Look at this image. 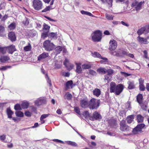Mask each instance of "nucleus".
I'll return each mask as SVG.
<instances>
[{
    "instance_id": "473e14b6",
    "label": "nucleus",
    "mask_w": 149,
    "mask_h": 149,
    "mask_svg": "<svg viewBox=\"0 0 149 149\" xmlns=\"http://www.w3.org/2000/svg\"><path fill=\"white\" fill-rule=\"evenodd\" d=\"M43 29L46 31V32H48L50 26H49L45 23H44L43 25Z\"/></svg>"
},
{
    "instance_id": "0e129e2a",
    "label": "nucleus",
    "mask_w": 149,
    "mask_h": 149,
    "mask_svg": "<svg viewBox=\"0 0 149 149\" xmlns=\"http://www.w3.org/2000/svg\"><path fill=\"white\" fill-rule=\"evenodd\" d=\"M30 108L31 110H32V111L35 112L36 113L37 111V109L36 107H34L33 106H32L30 107Z\"/></svg>"
},
{
    "instance_id": "b1692460",
    "label": "nucleus",
    "mask_w": 149,
    "mask_h": 149,
    "mask_svg": "<svg viewBox=\"0 0 149 149\" xmlns=\"http://www.w3.org/2000/svg\"><path fill=\"white\" fill-rule=\"evenodd\" d=\"M93 94L97 97H99L101 94V91L99 89L96 88L93 91Z\"/></svg>"
},
{
    "instance_id": "09e8293b",
    "label": "nucleus",
    "mask_w": 149,
    "mask_h": 149,
    "mask_svg": "<svg viewBox=\"0 0 149 149\" xmlns=\"http://www.w3.org/2000/svg\"><path fill=\"white\" fill-rule=\"evenodd\" d=\"M141 104V106L142 109L143 110H146L147 107L146 103H142Z\"/></svg>"
},
{
    "instance_id": "7c9ffc66",
    "label": "nucleus",
    "mask_w": 149,
    "mask_h": 149,
    "mask_svg": "<svg viewBox=\"0 0 149 149\" xmlns=\"http://www.w3.org/2000/svg\"><path fill=\"white\" fill-rule=\"evenodd\" d=\"M81 13L82 15H86L88 16L93 17L94 16L91 13L89 12L85 11L83 10H81Z\"/></svg>"
},
{
    "instance_id": "ddd939ff",
    "label": "nucleus",
    "mask_w": 149,
    "mask_h": 149,
    "mask_svg": "<svg viewBox=\"0 0 149 149\" xmlns=\"http://www.w3.org/2000/svg\"><path fill=\"white\" fill-rule=\"evenodd\" d=\"M137 40L141 44H147L149 42L147 40L146 38H144L140 36L137 37Z\"/></svg>"
},
{
    "instance_id": "c85d7f7f",
    "label": "nucleus",
    "mask_w": 149,
    "mask_h": 149,
    "mask_svg": "<svg viewBox=\"0 0 149 149\" xmlns=\"http://www.w3.org/2000/svg\"><path fill=\"white\" fill-rule=\"evenodd\" d=\"M49 115V114H44L41 115L40 118V120L41 121V124L45 123V121L43 120V119L47 117Z\"/></svg>"
},
{
    "instance_id": "4be33fe9",
    "label": "nucleus",
    "mask_w": 149,
    "mask_h": 149,
    "mask_svg": "<svg viewBox=\"0 0 149 149\" xmlns=\"http://www.w3.org/2000/svg\"><path fill=\"white\" fill-rule=\"evenodd\" d=\"M65 143L68 145L74 147H77L78 146L76 142L74 141H65Z\"/></svg>"
},
{
    "instance_id": "393cba45",
    "label": "nucleus",
    "mask_w": 149,
    "mask_h": 149,
    "mask_svg": "<svg viewBox=\"0 0 149 149\" xmlns=\"http://www.w3.org/2000/svg\"><path fill=\"white\" fill-rule=\"evenodd\" d=\"M10 59L9 57L7 56H3L1 57L0 58V62L4 63Z\"/></svg>"
},
{
    "instance_id": "37998d69",
    "label": "nucleus",
    "mask_w": 149,
    "mask_h": 149,
    "mask_svg": "<svg viewBox=\"0 0 149 149\" xmlns=\"http://www.w3.org/2000/svg\"><path fill=\"white\" fill-rule=\"evenodd\" d=\"M106 72L107 73V74L109 75H112L114 73L113 70L111 69H109L107 70H106Z\"/></svg>"
},
{
    "instance_id": "aec40b11",
    "label": "nucleus",
    "mask_w": 149,
    "mask_h": 149,
    "mask_svg": "<svg viewBox=\"0 0 149 149\" xmlns=\"http://www.w3.org/2000/svg\"><path fill=\"white\" fill-rule=\"evenodd\" d=\"M9 38L12 41L15 40L16 37L14 33L13 32H10L8 34Z\"/></svg>"
},
{
    "instance_id": "0eeeda50",
    "label": "nucleus",
    "mask_w": 149,
    "mask_h": 149,
    "mask_svg": "<svg viewBox=\"0 0 149 149\" xmlns=\"http://www.w3.org/2000/svg\"><path fill=\"white\" fill-rule=\"evenodd\" d=\"M63 63L64 65L69 70H70L72 69L74 67V65L71 63L70 62L69 60L67 58L65 59Z\"/></svg>"
},
{
    "instance_id": "a18cd8bd",
    "label": "nucleus",
    "mask_w": 149,
    "mask_h": 149,
    "mask_svg": "<svg viewBox=\"0 0 149 149\" xmlns=\"http://www.w3.org/2000/svg\"><path fill=\"white\" fill-rule=\"evenodd\" d=\"M65 98L68 100H70L72 97V95L69 93H67L65 95Z\"/></svg>"
},
{
    "instance_id": "3c124183",
    "label": "nucleus",
    "mask_w": 149,
    "mask_h": 149,
    "mask_svg": "<svg viewBox=\"0 0 149 149\" xmlns=\"http://www.w3.org/2000/svg\"><path fill=\"white\" fill-rule=\"evenodd\" d=\"M48 34V32H44L42 33L41 37L42 38H44L47 37V36Z\"/></svg>"
},
{
    "instance_id": "9b49d317",
    "label": "nucleus",
    "mask_w": 149,
    "mask_h": 149,
    "mask_svg": "<svg viewBox=\"0 0 149 149\" xmlns=\"http://www.w3.org/2000/svg\"><path fill=\"white\" fill-rule=\"evenodd\" d=\"M80 105L82 108H86L89 107V102L86 99L81 100L80 101Z\"/></svg>"
},
{
    "instance_id": "864d4df0",
    "label": "nucleus",
    "mask_w": 149,
    "mask_h": 149,
    "mask_svg": "<svg viewBox=\"0 0 149 149\" xmlns=\"http://www.w3.org/2000/svg\"><path fill=\"white\" fill-rule=\"evenodd\" d=\"M14 109L15 110H20L21 109L20 106L19 104H17L15 105Z\"/></svg>"
},
{
    "instance_id": "774afa93",
    "label": "nucleus",
    "mask_w": 149,
    "mask_h": 149,
    "mask_svg": "<svg viewBox=\"0 0 149 149\" xmlns=\"http://www.w3.org/2000/svg\"><path fill=\"white\" fill-rule=\"evenodd\" d=\"M7 68V67L6 66H2L1 67H0V70H5Z\"/></svg>"
},
{
    "instance_id": "49530a36",
    "label": "nucleus",
    "mask_w": 149,
    "mask_h": 149,
    "mask_svg": "<svg viewBox=\"0 0 149 149\" xmlns=\"http://www.w3.org/2000/svg\"><path fill=\"white\" fill-rule=\"evenodd\" d=\"M15 24L14 23H12L8 26V29L10 30H12L15 29Z\"/></svg>"
},
{
    "instance_id": "dca6fc26",
    "label": "nucleus",
    "mask_w": 149,
    "mask_h": 149,
    "mask_svg": "<svg viewBox=\"0 0 149 149\" xmlns=\"http://www.w3.org/2000/svg\"><path fill=\"white\" fill-rule=\"evenodd\" d=\"M116 84L113 82H111L110 85V93H115L116 86Z\"/></svg>"
},
{
    "instance_id": "c03bdc74",
    "label": "nucleus",
    "mask_w": 149,
    "mask_h": 149,
    "mask_svg": "<svg viewBox=\"0 0 149 149\" xmlns=\"http://www.w3.org/2000/svg\"><path fill=\"white\" fill-rule=\"evenodd\" d=\"M106 17L108 20H112L113 19V17L112 15H109L107 13L105 14Z\"/></svg>"
},
{
    "instance_id": "13d9d810",
    "label": "nucleus",
    "mask_w": 149,
    "mask_h": 149,
    "mask_svg": "<svg viewBox=\"0 0 149 149\" xmlns=\"http://www.w3.org/2000/svg\"><path fill=\"white\" fill-rule=\"evenodd\" d=\"M75 112L78 114L80 115V111L78 107H75L74 109Z\"/></svg>"
},
{
    "instance_id": "423d86ee",
    "label": "nucleus",
    "mask_w": 149,
    "mask_h": 149,
    "mask_svg": "<svg viewBox=\"0 0 149 149\" xmlns=\"http://www.w3.org/2000/svg\"><path fill=\"white\" fill-rule=\"evenodd\" d=\"M145 125L144 124H141L138 125L137 126L134 128L132 132L134 134H136L138 133L139 132H141V129L143 128Z\"/></svg>"
},
{
    "instance_id": "e433bc0d",
    "label": "nucleus",
    "mask_w": 149,
    "mask_h": 149,
    "mask_svg": "<svg viewBox=\"0 0 149 149\" xmlns=\"http://www.w3.org/2000/svg\"><path fill=\"white\" fill-rule=\"evenodd\" d=\"M7 51V48L6 47H0V53L2 54H5Z\"/></svg>"
},
{
    "instance_id": "603ef678",
    "label": "nucleus",
    "mask_w": 149,
    "mask_h": 149,
    "mask_svg": "<svg viewBox=\"0 0 149 149\" xmlns=\"http://www.w3.org/2000/svg\"><path fill=\"white\" fill-rule=\"evenodd\" d=\"M89 73L90 74L93 76L96 75V72L94 70H89Z\"/></svg>"
},
{
    "instance_id": "a211bd4d",
    "label": "nucleus",
    "mask_w": 149,
    "mask_h": 149,
    "mask_svg": "<svg viewBox=\"0 0 149 149\" xmlns=\"http://www.w3.org/2000/svg\"><path fill=\"white\" fill-rule=\"evenodd\" d=\"M147 29L148 32H149V26H146V27H143L139 29L137 32V33L139 35H140L142 34L143 32L146 30V29Z\"/></svg>"
},
{
    "instance_id": "39448f33",
    "label": "nucleus",
    "mask_w": 149,
    "mask_h": 149,
    "mask_svg": "<svg viewBox=\"0 0 149 149\" xmlns=\"http://www.w3.org/2000/svg\"><path fill=\"white\" fill-rule=\"evenodd\" d=\"M125 121L124 120H122L120 122V130L124 132L130 130L129 127L126 125Z\"/></svg>"
},
{
    "instance_id": "69168bd1",
    "label": "nucleus",
    "mask_w": 149,
    "mask_h": 149,
    "mask_svg": "<svg viewBox=\"0 0 149 149\" xmlns=\"http://www.w3.org/2000/svg\"><path fill=\"white\" fill-rule=\"evenodd\" d=\"M53 141L54 142H56L58 143H64V142L63 141L58 139H54Z\"/></svg>"
},
{
    "instance_id": "f704fd0d",
    "label": "nucleus",
    "mask_w": 149,
    "mask_h": 149,
    "mask_svg": "<svg viewBox=\"0 0 149 149\" xmlns=\"http://www.w3.org/2000/svg\"><path fill=\"white\" fill-rule=\"evenodd\" d=\"M62 49L63 48L62 47L60 46H58L55 48V51L57 54H59L62 51Z\"/></svg>"
},
{
    "instance_id": "1a4fd4ad",
    "label": "nucleus",
    "mask_w": 149,
    "mask_h": 149,
    "mask_svg": "<svg viewBox=\"0 0 149 149\" xmlns=\"http://www.w3.org/2000/svg\"><path fill=\"white\" fill-rule=\"evenodd\" d=\"M109 43V49L111 51L115 50L117 47V42L115 40H110Z\"/></svg>"
},
{
    "instance_id": "6e6552de",
    "label": "nucleus",
    "mask_w": 149,
    "mask_h": 149,
    "mask_svg": "<svg viewBox=\"0 0 149 149\" xmlns=\"http://www.w3.org/2000/svg\"><path fill=\"white\" fill-rule=\"evenodd\" d=\"M143 3L144 2L142 1L138 2L135 1L132 4V7H134L136 10L138 11L141 9L142 5Z\"/></svg>"
},
{
    "instance_id": "c756f323",
    "label": "nucleus",
    "mask_w": 149,
    "mask_h": 149,
    "mask_svg": "<svg viewBox=\"0 0 149 149\" xmlns=\"http://www.w3.org/2000/svg\"><path fill=\"white\" fill-rule=\"evenodd\" d=\"M134 116L133 115H131L127 116V122L128 123H131L133 120Z\"/></svg>"
},
{
    "instance_id": "052dcab7",
    "label": "nucleus",
    "mask_w": 149,
    "mask_h": 149,
    "mask_svg": "<svg viewBox=\"0 0 149 149\" xmlns=\"http://www.w3.org/2000/svg\"><path fill=\"white\" fill-rule=\"evenodd\" d=\"M62 75L65 77H69L70 76V73L69 72H63L62 73Z\"/></svg>"
},
{
    "instance_id": "5fc2aeb1",
    "label": "nucleus",
    "mask_w": 149,
    "mask_h": 149,
    "mask_svg": "<svg viewBox=\"0 0 149 149\" xmlns=\"http://www.w3.org/2000/svg\"><path fill=\"white\" fill-rule=\"evenodd\" d=\"M45 77L47 80V82L49 84V85L51 86V81L47 74H46Z\"/></svg>"
},
{
    "instance_id": "8fccbe9b",
    "label": "nucleus",
    "mask_w": 149,
    "mask_h": 149,
    "mask_svg": "<svg viewBox=\"0 0 149 149\" xmlns=\"http://www.w3.org/2000/svg\"><path fill=\"white\" fill-rule=\"evenodd\" d=\"M49 35L53 38H57V33L52 32L49 33Z\"/></svg>"
},
{
    "instance_id": "2eb2a0df",
    "label": "nucleus",
    "mask_w": 149,
    "mask_h": 149,
    "mask_svg": "<svg viewBox=\"0 0 149 149\" xmlns=\"http://www.w3.org/2000/svg\"><path fill=\"white\" fill-rule=\"evenodd\" d=\"M45 101V100L44 98H40L37 99L35 101V104L37 106H40L42 103H44Z\"/></svg>"
},
{
    "instance_id": "5701e85b",
    "label": "nucleus",
    "mask_w": 149,
    "mask_h": 149,
    "mask_svg": "<svg viewBox=\"0 0 149 149\" xmlns=\"http://www.w3.org/2000/svg\"><path fill=\"white\" fill-rule=\"evenodd\" d=\"M93 117L95 120H100L102 118L101 116L97 112H94L93 114Z\"/></svg>"
},
{
    "instance_id": "c9c22d12",
    "label": "nucleus",
    "mask_w": 149,
    "mask_h": 149,
    "mask_svg": "<svg viewBox=\"0 0 149 149\" xmlns=\"http://www.w3.org/2000/svg\"><path fill=\"white\" fill-rule=\"evenodd\" d=\"M7 112L8 117L9 118H12V115L13 114V112L10 109H7Z\"/></svg>"
},
{
    "instance_id": "72a5a7b5",
    "label": "nucleus",
    "mask_w": 149,
    "mask_h": 149,
    "mask_svg": "<svg viewBox=\"0 0 149 149\" xmlns=\"http://www.w3.org/2000/svg\"><path fill=\"white\" fill-rule=\"evenodd\" d=\"M5 31V28L4 27L1 25H0V36H3L5 35H3L2 34Z\"/></svg>"
},
{
    "instance_id": "a878e982",
    "label": "nucleus",
    "mask_w": 149,
    "mask_h": 149,
    "mask_svg": "<svg viewBox=\"0 0 149 149\" xmlns=\"http://www.w3.org/2000/svg\"><path fill=\"white\" fill-rule=\"evenodd\" d=\"M127 84H128V88L129 89H131L135 88V86L134 82L133 81H128L127 82Z\"/></svg>"
},
{
    "instance_id": "e2e57ef3",
    "label": "nucleus",
    "mask_w": 149,
    "mask_h": 149,
    "mask_svg": "<svg viewBox=\"0 0 149 149\" xmlns=\"http://www.w3.org/2000/svg\"><path fill=\"white\" fill-rule=\"evenodd\" d=\"M25 114L26 116L29 117L31 116V113L29 111H26L25 113Z\"/></svg>"
},
{
    "instance_id": "6ab92c4d",
    "label": "nucleus",
    "mask_w": 149,
    "mask_h": 149,
    "mask_svg": "<svg viewBox=\"0 0 149 149\" xmlns=\"http://www.w3.org/2000/svg\"><path fill=\"white\" fill-rule=\"evenodd\" d=\"M74 86L73 84L72 81H68L66 83L65 89L66 90H67L70 88H72Z\"/></svg>"
},
{
    "instance_id": "f03ea898",
    "label": "nucleus",
    "mask_w": 149,
    "mask_h": 149,
    "mask_svg": "<svg viewBox=\"0 0 149 149\" xmlns=\"http://www.w3.org/2000/svg\"><path fill=\"white\" fill-rule=\"evenodd\" d=\"M99 100L93 98L89 102V108L91 109H96L100 106Z\"/></svg>"
},
{
    "instance_id": "a19ab883",
    "label": "nucleus",
    "mask_w": 149,
    "mask_h": 149,
    "mask_svg": "<svg viewBox=\"0 0 149 149\" xmlns=\"http://www.w3.org/2000/svg\"><path fill=\"white\" fill-rule=\"evenodd\" d=\"M15 114L16 116L18 117H23L24 116L23 113L21 111H17L15 112Z\"/></svg>"
},
{
    "instance_id": "4d7b16f0",
    "label": "nucleus",
    "mask_w": 149,
    "mask_h": 149,
    "mask_svg": "<svg viewBox=\"0 0 149 149\" xmlns=\"http://www.w3.org/2000/svg\"><path fill=\"white\" fill-rule=\"evenodd\" d=\"M109 75L107 74L104 75V79L107 80L108 82L110 81V78L109 77Z\"/></svg>"
},
{
    "instance_id": "4468645a",
    "label": "nucleus",
    "mask_w": 149,
    "mask_h": 149,
    "mask_svg": "<svg viewBox=\"0 0 149 149\" xmlns=\"http://www.w3.org/2000/svg\"><path fill=\"white\" fill-rule=\"evenodd\" d=\"M6 47L7 48V51L8 50V53L10 54H12L13 52L16 51L15 46L14 45H12Z\"/></svg>"
},
{
    "instance_id": "20e7f679",
    "label": "nucleus",
    "mask_w": 149,
    "mask_h": 149,
    "mask_svg": "<svg viewBox=\"0 0 149 149\" xmlns=\"http://www.w3.org/2000/svg\"><path fill=\"white\" fill-rule=\"evenodd\" d=\"M32 3V6L36 10H39L42 9L43 3L40 0H33Z\"/></svg>"
},
{
    "instance_id": "f3484780",
    "label": "nucleus",
    "mask_w": 149,
    "mask_h": 149,
    "mask_svg": "<svg viewBox=\"0 0 149 149\" xmlns=\"http://www.w3.org/2000/svg\"><path fill=\"white\" fill-rule=\"evenodd\" d=\"M49 56L48 53L47 52H44L40 55L38 57V60L40 61L47 58Z\"/></svg>"
},
{
    "instance_id": "7ed1b4c3",
    "label": "nucleus",
    "mask_w": 149,
    "mask_h": 149,
    "mask_svg": "<svg viewBox=\"0 0 149 149\" xmlns=\"http://www.w3.org/2000/svg\"><path fill=\"white\" fill-rule=\"evenodd\" d=\"M43 46L45 50L50 51L52 50L55 46L49 40H46L43 43Z\"/></svg>"
},
{
    "instance_id": "412c9836",
    "label": "nucleus",
    "mask_w": 149,
    "mask_h": 149,
    "mask_svg": "<svg viewBox=\"0 0 149 149\" xmlns=\"http://www.w3.org/2000/svg\"><path fill=\"white\" fill-rule=\"evenodd\" d=\"M76 71L78 73H80L82 70L81 66V63H76Z\"/></svg>"
},
{
    "instance_id": "6e6d98bb",
    "label": "nucleus",
    "mask_w": 149,
    "mask_h": 149,
    "mask_svg": "<svg viewBox=\"0 0 149 149\" xmlns=\"http://www.w3.org/2000/svg\"><path fill=\"white\" fill-rule=\"evenodd\" d=\"M139 90L141 91H144L145 90V88L144 85H139Z\"/></svg>"
},
{
    "instance_id": "f257e3e1",
    "label": "nucleus",
    "mask_w": 149,
    "mask_h": 149,
    "mask_svg": "<svg viewBox=\"0 0 149 149\" xmlns=\"http://www.w3.org/2000/svg\"><path fill=\"white\" fill-rule=\"evenodd\" d=\"M91 37L93 42L100 41L102 38V33L99 30L96 31L91 34Z\"/></svg>"
},
{
    "instance_id": "680f3d73",
    "label": "nucleus",
    "mask_w": 149,
    "mask_h": 149,
    "mask_svg": "<svg viewBox=\"0 0 149 149\" xmlns=\"http://www.w3.org/2000/svg\"><path fill=\"white\" fill-rule=\"evenodd\" d=\"M139 85H144V80L142 78H140L139 79Z\"/></svg>"
},
{
    "instance_id": "de8ad7c7",
    "label": "nucleus",
    "mask_w": 149,
    "mask_h": 149,
    "mask_svg": "<svg viewBox=\"0 0 149 149\" xmlns=\"http://www.w3.org/2000/svg\"><path fill=\"white\" fill-rule=\"evenodd\" d=\"M83 115L85 118L88 117L90 115V113L87 111H84L83 113Z\"/></svg>"
},
{
    "instance_id": "9d476101",
    "label": "nucleus",
    "mask_w": 149,
    "mask_h": 149,
    "mask_svg": "<svg viewBox=\"0 0 149 149\" xmlns=\"http://www.w3.org/2000/svg\"><path fill=\"white\" fill-rule=\"evenodd\" d=\"M124 86L121 84H118L116 86L115 94L116 95H119L123 91Z\"/></svg>"
},
{
    "instance_id": "bb28decb",
    "label": "nucleus",
    "mask_w": 149,
    "mask_h": 149,
    "mask_svg": "<svg viewBox=\"0 0 149 149\" xmlns=\"http://www.w3.org/2000/svg\"><path fill=\"white\" fill-rule=\"evenodd\" d=\"M144 118L141 115L138 114L137 116V120L139 123H141L143 122Z\"/></svg>"
},
{
    "instance_id": "2f4dec72",
    "label": "nucleus",
    "mask_w": 149,
    "mask_h": 149,
    "mask_svg": "<svg viewBox=\"0 0 149 149\" xmlns=\"http://www.w3.org/2000/svg\"><path fill=\"white\" fill-rule=\"evenodd\" d=\"M142 95L141 94H139L137 97V100L139 104H141L142 101Z\"/></svg>"
},
{
    "instance_id": "79ce46f5",
    "label": "nucleus",
    "mask_w": 149,
    "mask_h": 149,
    "mask_svg": "<svg viewBox=\"0 0 149 149\" xmlns=\"http://www.w3.org/2000/svg\"><path fill=\"white\" fill-rule=\"evenodd\" d=\"M91 66L90 64H85L82 65V68L83 69H88L91 68Z\"/></svg>"
},
{
    "instance_id": "338daca9",
    "label": "nucleus",
    "mask_w": 149,
    "mask_h": 149,
    "mask_svg": "<svg viewBox=\"0 0 149 149\" xmlns=\"http://www.w3.org/2000/svg\"><path fill=\"white\" fill-rule=\"evenodd\" d=\"M121 73L122 74H123V75L125 76V77H127V76H129L131 74H128L127 73L123 72H121Z\"/></svg>"
},
{
    "instance_id": "58836bf2",
    "label": "nucleus",
    "mask_w": 149,
    "mask_h": 149,
    "mask_svg": "<svg viewBox=\"0 0 149 149\" xmlns=\"http://www.w3.org/2000/svg\"><path fill=\"white\" fill-rule=\"evenodd\" d=\"M24 50L26 52L30 51L31 49V47L30 44L29 43L28 45L24 47Z\"/></svg>"
},
{
    "instance_id": "4c0bfd02",
    "label": "nucleus",
    "mask_w": 149,
    "mask_h": 149,
    "mask_svg": "<svg viewBox=\"0 0 149 149\" xmlns=\"http://www.w3.org/2000/svg\"><path fill=\"white\" fill-rule=\"evenodd\" d=\"M29 105V103L27 102H23L21 106L23 109L27 108Z\"/></svg>"
},
{
    "instance_id": "cd10ccee",
    "label": "nucleus",
    "mask_w": 149,
    "mask_h": 149,
    "mask_svg": "<svg viewBox=\"0 0 149 149\" xmlns=\"http://www.w3.org/2000/svg\"><path fill=\"white\" fill-rule=\"evenodd\" d=\"M106 69L103 68L101 67L97 70V72L100 74H105L106 72Z\"/></svg>"
},
{
    "instance_id": "bf43d9fd",
    "label": "nucleus",
    "mask_w": 149,
    "mask_h": 149,
    "mask_svg": "<svg viewBox=\"0 0 149 149\" xmlns=\"http://www.w3.org/2000/svg\"><path fill=\"white\" fill-rule=\"evenodd\" d=\"M113 0H107V2L109 5V6L111 7L112 6Z\"/></svg>"
},
{
    "instance_id": "ea45409f",
    "label": "nucleus",
    "mask_w": 149,
    "mask_h": 149,
    "mask_svg": "<svg viewBox=\"0 0 149 149\" xmlns=\"http://www.w3.org/2000/svg\"><path fill=\"white\" fill-rule=\"evenodd\" d=\"M53 8L51 6H47L45 9L42 11V12H46L47 11L50 10L52 9Z\"/></svg>"
},
{
    "instance_id": "f8f14e48",
    "label": "nucleus",
    "mask_w": 149,
    "mask_h": 149,
    "mask_svg": "<svg viewBox=\"0 0 149 149\" xmlns=\"http://www.w3.org/2000/svg\"><path fill=\"white\" fill-rule=\"evenodd\" d=\"M91 55L94 57H96L104 60L105 61H107V59L106 58L102 57L100 54L97 52L92 53Z\"/></svg>"
}]
</instances>
